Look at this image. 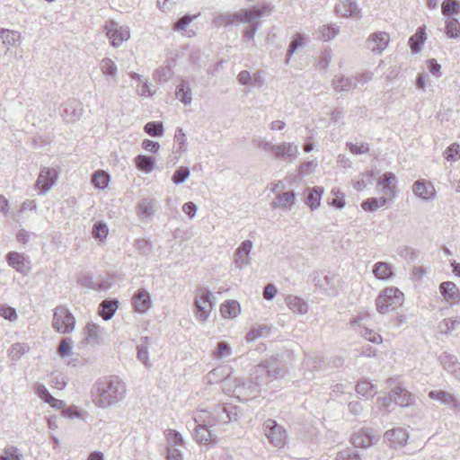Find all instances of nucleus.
I'll use <instances>...</instances> for the list:
<instances>
[{
  "label": "nucleus",
  "instance_id": "473e14b6",
  "mask_svg": "<svg viewBox=\"0 0 460 460\" xmlns=\"http://www.w3.org/2000/svg\"><path fill=\"white\" fill-rule=\"evenodd\" d=\"M84 330L86 334L85 340L88 343H101L102 329L99 325L93 323H89L86 324Z\"/></svg>",
  "mask_w": 460,
  "mask_h": 460
},
{
  "label": "nucleus",
  "instance_id": "9b49d317",
  "mask_svg": "<svg viewBox=\"0 0 460 460\" xmlns=\"http://www.w3.org/2000/svg\"><path fill=\"white\" fill-rule=\"evenodd\" d=\"M214 427L218 424H227L233 420H236L237 413L235 408L232 405H217L212 411Z\"/></svg>",
  "mask_w": 460,
  "mask_h": 460
},
{
  "label": "nucleus",
  "instance_id": "3c124183",
  "mask_svg": "<svg viewBox=\"0 0 460 460\" xmlns=\"http://www.w3.org/2000/svg\"><path fill=\"white\" fill-rule=\"evenodd\" d=\"M232 354L230 345L226 341H220L213 351V356L217 359L226 358Z\"/></svg>",
  "mask_w": 460,
  "mask_h": 460
},
{
  "label": "nucleus",
  "instance_id": "c85d7f7f",
  "mask_svg": "<svg viewBox=\"0 0 460 460\" xmlns=\"http://www.w3.org/2000/svg\"><path fill=\"white\" fill-rule=\"evenodd\" d=\"M288 307L294 313L304 314L308 311L307 303L301 297L288 295L285 298Z\"/></svg>",
  "mask_w": 460,
  "mask_h": 460
},
{
  "label": "nucleus",
  "instance_id": "37998d69",
  "mask_svg": "<svg viewBox=\"0 0 460 460\" xmlns=\"http://www.w3.org/2000/svg\"><path fill=\"white\" fill-rule=\"evenodd\" d=\"M135 161L136 166L146 173L152 172L155 164L154 157L142 155H137Z\"/></svg>",
  "mask_w": 460,
  "mask_h": 460
},
{
  "label": "nucleus",
  "instance_id": "393cba45",
  "mask_svg": "<svg viewBox=\"0 0 460 460\" xmlns=\"http://www.w3.org/2000/svg\"><path fill=\"white\" fill-rule=\"evenodd\" d=\"M6 260L8 264L16 271L23 275H26L29 272L30 268L25 265V257L23 254L16 252H10L6 255Z\"/></svg>",
  "mask_w": 460,
  "mask_h": 460
},
{
  "label": "nucleus",
  "instance_id": "0eeeda50",
  "mask_svg": "<svg viewBox=\"0 0 460 460\" xmlns=\"http://www.w3.org/2000/svg\"><path fill=\"white\" fill-rule=\"evenodd\" d=\"M263 429L265 436L274 447H282L285 445L287 432L274 420H267L263 424Z\"/></svg>",
  "mask_w": 460,
  "mask_h": 460
},
{
  "label": "nucleus",
  "instance_id": "58836bf2",
  "mask_svg": "<svg viewBox=\"0 0 460 460\" xmlns=\"http://www.w3.org/2000/svg\"><path fill=\"white\" fill-rule=\"evenodd\" d=\"M77 283L93 290H102L106 288V285L103 281L94 280L93 277L91 275H82L78 278Z\"/></svg>",
  "mask_w": 460,
  "mask_h": 460
},
{
  "label": "nucleus",
  "instance_id": "c03bdc74",
  "mask_svg": "<svg viewBox=\"0 0 460 460\" xmlns=\"http://www.w3.org/2000/svg\"><path fill=\"white\" fill-rule=\"evenodd\" d=\"M388 201V198H369L361 203V207L365 211H375L377 208L384 207Z\"/></svg>",
  "mask_w": 460,
  "mask_h": 460
},
{
  "label": "nucleus",
  "instance_id": "f257e3e1",
  "mask_svg": "<svg viewBox=\"0 0 460 460\" xmlns=\"http://www.w3.org/2000/svg\"><path fill=\"white\" fill-rule=\"evenodd\" d=\"M126 394V384L116 376L98 379L92 389L93 403L102 409L120 402Z\"/></svg>",
  "mask_w": 460,
  "mask_h": 460
},
{
  "label": "nucleus",
  "instance_id": "b1692460",
  "mask_svg": "<svg viewBox=\"0 0 460 460\" xmlns=\"http://www.w3.org/2000/svg\"><path fill=\"white\" fill-rule=\"evenodd\" d=\"M441 295L451 304L460 301V292L454 282H442L439 286Z\"/></svg>",
  "mask_w": 460,
  "mask_h": 460
},
{
  "label": "nucleus",
  "instance_id": "ea45409f",
  "mask_svg": "<svg viewBox=\"0 0 460 460\" xmlns=\"http://www.w3.org/2000/svg\"><path fill=\"white\" fill-rule=\"evenodd\" d=\"M21 35L18 31L10 30H0V43L7 48L14 46L20 40Z\"/></svg>",
  "mask_w": 460,
  "mask_h": 460
},
{
  "label": "nucleus",
  "instance_id": "338daca9",
  "mask_svg": "<svg viewBox=\"0 0 460 460\" xmlns=\"http://www.w3.org/2000/svg\"><path fill=\"white\" fill-rule=\"evenodd\" d=\"M28 350L29 347L26 344L16 343L12 346L9 355L13 360H17Z\"/></svg>",
  "mask_w": 460,
  "mask_h": 460
},
{
  "label": "nucleus",
  "instance_id": "f3484780",
  "mask_svg": "<svg viewBox=\"0 0 460 460\" xmlns=\"http://www.w3.org/2000/svg\"><path fill=\"white\" fill-rule=\"evenodd\" d=\"M194 430V439L196 440V442L205 445L210 442H217V436L216 433L215 427L199 425L195 426Z\"/></svg>",
  "mask_w": 460,
  "mask_h": 460
},
{
  "label": "nucleus",
  "instance_id": "13d9d810",
  "mask_svg": "<svg viewBox=\"0 0 460 460\" xmlns=\"http://www.w3.org/2000/svg\"><path fill=\"white\" fill-rule=\"evenodd\" d=\"M73 349V341L71 338H64L58 346V353L61 358H66L69 356L72 352Z\"/></svg>",
  "mask_w": 460,
  "mask_h": 460
},
{
  "label": "nucleus",
  "instance_id": "69168bd1",
  "mask_svg": "<svg viewBox=\"0 0 460 460\" xmlns=\"http://www.w3.org/2000/svg\"><path fill=\"white\" fill-rule=\"evenodd\" d=\"M189 176H190L189 168L181 166L174 172V173L172 177V181L175 184H181V183H183L188 179Z\"/></svg>",
  "mask_w": 460,
  "mask_h": 460
},
{
  "label": "nucleus",
  "instance_id": "4c0bfd02",
  "mask_svg": "<svg viewBox=\"0 0 460 460\" xmlns=\"http://www.w3.org/2000/svg\"><path fill=\"white\" fill-rule=\"evenodd\" d=\"M175 95L176 98L179 99L185 105L190 104L192 101V96L190 84L186 82H181L176 87Z\"/></svg>",
  "mask_w": 460,
  "mask_h": 460
},
{
  "label": "nucleus",
  "instance_id": "bb28decb",
  "mask_svg": "<svg viewBox=\"0 0 460 460\" xmlns=\"http://www.w3.org/2000/svg\"><path fill=\"white\" fill-rule=\"evenodd\" d=\"M321 367V359L316 353L306 354L303 361V367L305 369V376L310 379L314 376V372L319 370Z\"/></svg>",
  "mask_w": 460,
  "mask_h": 460
},
{
  "label": "nucleus",
  "instance_id": "e433bc0d",
  "mask_svg": "<svg viewBox=\"0 0 460 460\" xmlns=\"http://www.w3.org/2000/svg\"><path fill=\"white\" fill-rule=\"evenodd\" d=\"M373 273L378 279L385 280L392 277V267L389 263L379 261L374 265Z\"/></svg>",
  "mask_w": 460,
  "mask_h": 460
},
{
  "label": "nucleus",
  "instance_id": "cd10ccee",
  "mask_svg": "<svg viewBox=\"0 0 460 460\" xmlns=\"http://www.w3.org/2000/svg\"><path fill=\"white\" fill-rule=\"evenodd\" d=\"M119 306L117 299H105L99 305V315L105 321L111 320Z\"/></svg>",
  "mask_w": 460,
  "mask_h": 460
},
{
  "label": "nucleus",
  "instance_id": "5701e85b",
  "mask_svg": "<svg viewBox=\"0 0 460 460\" xmlns=\"http://www.w3.org/2000/svg\"><path fill=\"white\" fill-rule=\"evenodd\" d=\"M392 396L396 404L407 407L414 403L415 397L406 389L397 386L392 390Z\"/></svg>",
  "mask_w": 460,
  "mask_h": 460
},
{
  "label": "nucleus",
  "instance_id": "c756f323",
  "mask_svg": "<svg viewBox=\"0 0 460 460\" xmlns=\"http://www.w3.org/2000/svg\"><path fill=\"white\" fill-rule=\"evenodd\" d=\"M306 201L305 203L310 207L312 210L316 209L320 207L322 195L323 193V188L316 186L314 188H308L306 190Z\"/></svg>",
  "mask_w": 460,
  "mask_h": 460
},
{
  "label": "nucleus",
  "instance_id": "4468645a",
  "mask_svg": "<svg viewBox=\"0 0 460 460\" xmlns=\"http://www.w3.org/2000/svg\"><path fill=\"white\" fill-rule=\"evenodd\" d=\"M335 11L343 17L360 18L361 9L357 4V0H339Z\"/></svg>",
  "mask_w": 460,
  "mask_h": 460
},
{
  "label": "nucleus",
  "instance_id": "dca6fc26",
  "mask_svg": "<svg viewBox=\"0 0 460 460\" xmlns=\"http://www.w3.org/2000/svg\"><path fill=\"white\" fill-rule=\"evenodd\" d=\"M384 437L389 442L390 447H398L407 443L409 434L402 428H394L385 431Z\"/></svg>",
  "mask_w": 460,
  "mask_h": 460
},
{
  "label": "nucleus",
  "instance_id": "39448f33",
  "mask_svg": "<svg viewBox=\"0 0 460 460\" xmlns=\"http://www.w3.org/2000/svg\"><path fill=\"white\" fill-rule=\"evenodd\" d=\"M75 320L74 315L65 306H57L53 314L52 327L58 332L66 334L75 329Z\"/></svg>",
  "mask_w": 460,
  "mask_h": 460
},
{
  "label": "nucleus",
  "instance_id": "6ab92c4d",
  "mask_svg": "<svg viewBox=\"0 0 460 460\" xmlns=\"http://www.w3.org/2000/svg\"><path fill=\"white\" fill-rule=\"evenodd\" d=\"M269 147L270 151L277 158L286 159L292 161L298 154L296 146H264Z\"/></svg>",
  "mask_w": 460,
  "mask_h": 460
},
{
  "label": "nucleus",
  "instance_id": "aec40b11",
  "mask_svg": "<svg viewBox=\"0 0 460 460\" xmlns=\"http://www.w3.org/2000/svg\"><path fill=\"white\" fill-rule=\"evenodd\" d=\"M266 7L253 6L248 9H242L236 12L238 22L252 23L253 21L261 18L266 12Z\"/></svg>",
  "mask_w": 460,
  "mask_h": 460
},
{
  "label": "nucleus",
  "instance_id": "7c9ffc66",
  "mask_svg": "<svg viewBox=\"0 0 460 460\" xmlns=\"http://www.w3.org/2000/svg\"><path fill=\"white\" fill-rule=\"evenodd\" d=\"M438 360L447 372L455 373L460 369V363L455 355L443 352L439 355Z\"/></svg>",
  "mask_w": 460,
  "mask_h": 460
},
{
  "label": "nucleus",
  "instance_id": "ddd939ff",
  "mask_svg": "<svg viewBox=\"0 0 460 460\" xmlns=\"http://www.w3.org/2000/svg\"><path fill=\"white\" fill-rule=\"evenodd\" d=\"M397 179L394 172H386L378 180L377 185L382 188V192L388 195L390 199L395 197L398 193L396 187Z\"/></svg>",
  "mask_w": 460,
  "mask_h": 460
},
{
  "label": "nucleus",
  "instance_id": "4be33fe9",
  "mask_svg": "<svg viewBox=\"0 0 460 460\" xmlns=\"http://www.w3.org/2000/svg\"><path fill=\"white\" fill-rule=\"evenodd\" d=\"M332 84L336 92H349L357 87V78L337 75L333 77Z\"/></svg>",
  "mask_w": 460,
  "mask_h": 460
},
{
  "label": "nucleus",
  "instance_id": "4d7b16f0",
  "mask_svg": "<svg viewBox=\"0 0 460 460\" xmlns=\"http://www.w3.org/2000/svg\"><path fill=\"white\" fill-rule=\"evenodd\" d=\"M270 328L266 325H261L256 328H252L246 335L247 341H254L257 339L262 337L265 333H269Z\"/></svg>",
  "mask_w": 460,
  "mask_h": 460
},
{
  "label": "nucleus",
  "instance_id": "8fccbe9b",
  "mask_svg": "<svg viewBox=\"0 0 460 460\" xmlns=\"http://www.w3.org/2000/svg\"><path fill=\"white\" fill-rule=\"evenodd\" d=\"M109 230L108 226L102 221H98L93 226L92 234L94 238L101 242L106 239Z\"/></svg>",
  "mask_w": 460,
  "mask_h": 460
},
{
  "label": "nucleus",
  "instance_id": "9d476101",
  "mask_svg": "<svg viewBox=\"0 0 460 460\" xmlns=\"http://www.w3.org/2000/svg\"><path fill=\"white\" fill-rule=\"evenodd\" d=\"M60 114L67 123L77 121L83 114V106L77 100H68L60 108Z\"/></svg>",
  "mask_w": 460,
  "mask_h": 460
},
{
  "label": "nucleus",
  "instance_id": "f03ea898",
  "mask_svg": "<svg viewBox=\"0 0 460 460\" xmlns=\"http://www.w3.org/2000/svg\"><path fill=\"white\" fill-rule=\"evenodd\" d=\"M284 374L285 368L278 358H270L252 367L250 379L252 383L261 386L269 384L273 379L282 377Z\"/></svg>",
  "mask_w": 460,
  "mask_h": 460
},
{
  "label": "nucleus",
  "instance_id": "72a5a7b5",
  "mask_svg": "<svg viewBox=\"0 0 460 460\" xmlns=\"http://www.w3.org/2000/svg\"><path fill=\"white\" fill-rule=\"evenodd\" d=\"M220 312L224 318H234L241 312L240 305L235 300H228L221 305Z\"/></svg>",
  "mask_w": 460,
  "mask_h": 460
},
{
  "label": "nucleus",
  "instance_id": "423d86ee",
  "mask_svg": "<svg viewBox=\"0 0 460 460\" xmlns=\"http://www.w3.org/2000/svg\"><path fill=\"white\" fill-rule=\"evenodd\" d=\"M103 31L114 48H119L130 38L128 27L121 26L114 21H108L103 25Z\"/></svg>",
  "mask_w": 460,
  "mask_h": 460
},
{
  "label": "nucleus",
  "instance_id": "49530a36",
  "mask_svg": "<svg viewBox=\"0 0 460 460\" xmlns=\"http://www.w3.org/2000/svg\"><path fill=\"white\" fill-rule=\"evenodd\" d=\"M305 40V36L302 33H296L291 40L288 49L287 51V59L286 63L288 64L291 58V57L295 54L299 47H301Z\"/></svg>",
  "mask_w": 460,
  "mask_h": 460
},
{
  "label": "nucleus",
  "instance_id": "2eb2a0df",
  "mask_svg": "<svg viewBox=\"0 0 460 460\" xmlns=\"http://www.w3.org/2000/svg\"><path fill=\"white\" fill-rule=\"evenodd\" d=\"M252 248V242L245 240L242 242L234 252V263L238 269H243L251 263L249 254Z\"/></svg>",
  "mask_w": 460,
  "mask_h": 460
},
{
  "label": "nucleus",
  "instance_id": "a19ab883",
  "mask_svg": "<svg viewBox=\"0 0 460 460\" xmlns=\"http://www.w3.org/2000/svg\"><path fill=\"white\" fill-rule=\"evenodd\" d=\"M445 33L450 39H457L458 37H460V22L456 18H447Z\"/></svg>",
  "mask_w": 460,
  "mask_h": 460
},
{
  "label": "nucleus",
  "instance_id": "20e7f679",
  "mask_svg": "<svg viewBox=\"0 0 460 460\" xmlns=\"http://www.w3.org/2000/svg\"><path fill=\"white\" fill-rule=\"evenodd\" d=\"M211 298L212 294L206 288H199L196 290L194 301L195 314L201 322H206L213 310L214 304Z\"/></svg>",
  "mask_w": 460,
  "mask_h": 460
},
{
  "label": "nucleus",
  "instance_id": "a18cd8bd",
  "mask_svg": "<svg viewBox=\"0 0 460 460\" xmlns=\"http://www.w3.org/2000/svg\"><path fill=\"white\" fill-rule=\"evenodd\" d=\"M339 31L340 30L337 25L330 24L320 27L317 33H319V39L324 41H328L335 38L338 35Z\"/></svg>",
  "mask_w": 460,
  "mask_h": 460
},
{
  "label": "nucleus",
  "instance_id": "09e8293b",
  "mask_svg": "<svg viewBox=\"0 0 460 460\" xmlns=\"http://www.w3.org/2000/svg\"><path fill=\"white\" fill-rule=\"evenodd\" d=\"M102 72L108 76L114 77L117 75L118 68L116 64L109 58H104L100 63Z\"/></svg>",
  "mask_w": 460,
  "mask_h": 460
},
{
  "label": "nucleus",
  "instance_id": "de8ad7c7",
  "mask_svg": "<svg viewBox=\"0 0 460 460\" xmlns=\"http://www.w3.org/2000/svg\"><path fill=\"white\" fill-rule=\"evenodd\" d=\"M441 12L444 16L450 17L451 14L460 13V4L457 0H444L441 4Z\"/></svg>",
  "mask_w": 460,
  "mask_h": 460
},
{
  "label": "nucleus",
  "instance_id": "5fc2aeb1",
  "mask_svg": "<svg viewBox=\"0 0 460 460\" xmlns=\"http://www.w3.org/2000/svg\"><path fill=\"white\" fill-rule=\"evenodd\" d=\"M374 388L375 386L367 381L358 382L355 387L356 392L363 396H374L376 394Z\"/></svg>",
  "mask_w": 460,
  "mask_h": 460
},
{
  "label": "nucleus",
  "instance_id": "79ce46f5",
  "mask_svg": "<svg viewBox=\"0 0 460 460\" xmlns=\"http://www.w3.org/2000/svg\"><path fill=\"white\" fill-rule=\"evenodd\" d=\"M193 420L196 426L214 427L212 411L208 412L206 410H199L195 412Z\"/></svg>",
  "mask_w": 460,
  "mask_h": 460
},
{
  "label": "nucleus",
  "instance_id": "6e6552de",
  "mask_svg": "<svg viewBox=\"0 0 460 460\" xmlns=\"http://www.w3.org/2000/svg\"><path fill=\"white\" fill-rule=\"evenodd\" d=\"M58 172L56 169L43 167L36 181V187L40 190V194H46L57 182Z\"/></svg>",
  "mask_w": 460,
  "mask_h": 460
},
{
  "label": "nucleus",
  "instance_id": "052dcab7",
  "mask_svg": "<svg viewBox=\"0 0 460 460\" xmlns=\"http://www.w3.org/2000/svg\"><path fill=\"white\" fill-rule=\"evenodd\" d=\"M166 438L169 447H176L177 446H182L183 438L181 435L173 429H168L166 433Z\"/></svg>",
  "mask_w": 460,
  "mask_h": 460
},
{
  "label": "nucleus",
  "instance_id": "774afa93",
  "mask_svg": "<svg viewBox=\"0 0 460 460\" xmlns=\"http://www.w3.org/2000/svg\"><path fill=\"white\" fill-rule=\"evenodd\" d=\"M235 22H238L236 13H224V14L217 16V19L215 20V22L218 26H221V25L227 26V25L233 24Z\"/></svg>",
  "mask_w": 460,
  "mask_h": 460
},
{
  "label": "nucleus",
  "instance_id": "603ef678",
  "mask_svg": "<svg viewBox=\"0 0 460 460\" xmlns=\"http://www.w3.org/2000/svg\"><path fill=\"white\" fill-rule=\"evenodd\" d=\"M145 132L151 137H161L164 133L163 123L160 121H151L146 124Z\"/></svg>",
  "mask_w": 460,
  "mask_h": 460
},
{
  "label": "nucleus",
  "instance_id": "a211bd4d",
  "mask_svg": "<svg viewBox=\"0 0 460 460\" xmlns=\"http://www.w3.org/2000/svg\"><path fill=\"white\" fill-rule=\"evenodd\" d=\"M296 203V195L293 191L279 193L271 202V208L291 210Z\"/></svg>",
  "mask_w": 460,
  "mask_h": 460
},
{
  "label": "nucleus",
  "instance_id": "0e129e2a",
  "mask_svg": "<svg viewBox=\"0 0 460 460\" xmlns=\"http://www.w3.org/2000/svg\"><path fill=\"white\" fill-rule=\"evenodd\" d=\"M199 14H185L181 18L178 19L173 24V30L176 31H184L186 27L198 17Z\"/></svg>",
  "mask_w": 460,
  "mask_h": 460
},
{
  "label": "nucleus",
  "instance_id": "a878e982",
  "mask_svg": "<svg viewBox=\"0 0 460 460\" xmlns=\"http://www.w3.org/2000/svg\"><path fill=\"white\" fill-rule=\"evenodd\" d=\"M133 299L134 308L140 314L146 313L151 306L150 295L145 289L138 290Z\"/></svg>",
  "mask_w": 460,
  "mask_h": 460
},
{
  "label": "nucleus",
  "instance_id": "2f4dec72",
  "mask_svg": "<svg viewBox=\"0 0 460 460\" xmlns=\"http://www.w3.org/2000/svg\"><path fill=\"white\" fill-rule=\"evenodd\" d=\"M137 212L143 219L151 218L155 212V204L149 199H142L137 203Z\"/></svg>",
  "mask_w": 460,
  "mask_h": 460
},
{
  "label": "nucleus",
  "instance_id": "6e6d98bb",
  "mask_svg": "<svg viewBox=\"0 0 460 460\" xmlns=\"http://www.w3.org/2000/svg\"><path fill=\"white\" fill-rule=\"evenodd\" d=\"M0 460H22V455L15 447H7L0 456Z\"/></svg>",
  "mask_w": 460,
  "mask_h": 460
},
{
  "label": "nucleus",
  "instance_id": "864d4df0",
  "mask_svg": "<svg viewBox=\"0 0 460 460\" xmlns=\"http://www.w3.org/2000/svg\"><path fill=\"white\" fill-rule=\"evenodd\" d=\"M335 460H361L356 448H345L337 454Z\"/></svg>",
  "mask_w": 460,
  "mask_h": 460
},
{
  "label": "nucleus",
  "instance_id": "bf43d9fd",
  "mask_svg": "<svg viewBox=\"0 0 460 460\" xmlns=\"http://www.w3.org/2000/svg\"><path fill=\"white\" fill-rule=\"evenodd\" d=\"M460 323L458 319H445L438 324V329L441 333L448 334L451 331L455 330L456 327Z\"/></svg>",
  "mask_w": 460,
  "mask_h": 460
},
{
  "label": "nucleus",
  "instance_id": "680f3d73",
  "mask_svg": "<svg viewBox=\"0 0 460 460\" xmlns=\"http://www.w3.org/2000/svg\"><path fill=\"white\" fill-rule=\"evenodd\" d=\"M373 180V172H367L362 174V178L354 181L353 187L357 190H362L368 185L372 184Z\"/></svg>",
  "mask_w": 460,
  "mask_h": 460
},
{
  "label": "nucleus",
  "instance_id": "7ed1b4c3",
  "mask_svg": "<svg viewBox=\"0 0 460 460\" xmlns=\"http://www.w3.org/2000/svg\"><path fill=\"white\" fill-rule=\"evenodd\" d=\"M403 301L404 296L402 291L393 287L386 288L376 297V310L379 314H385L401 306L403 304Z\"/></svg>",
  "mask_w": 460,
  "mask_h": 460
},
{
  "label": "nucleus",
  "instance_id": "c9c22d12",
  "mask_svg": "<svg viewBox=\"0 0 460 460\" xmlns=\"http://www.w3.org/2000/svg\"><path fill=\"white\" fill-rule=\"evenodd\" d=\"M351 442L354 446L353 448H367L372 445V437L367 431L360 430L353 434Z\"/></svg>",
  "mask_w": 460,
  "mask_h": 460
},
{
  "label": "nucleus",
  "instance_id": "e2e57ef3",
  "mask_svg": "<svg viewBox=\"0 0 460 460\" xmlns=\"http://www.w3.org/2000/svg\"><path fill=\"white\" fill-rule=\"evenodd\" d=\"M108 182L109 175L106 172H104L103 171H97L94 172L93 177V183L96 187L100 189H104L105 187H107Z\"/></svg>",
  "mask_w": 460,
  "mask_h": 460
},
{
  "label": "nucleus",
  "instance_id": "1a4fd4ad",
  "mask_svg": "<svg viewBox=\"0 0 460 460\" xmlns=\"http://www.w3.org/2000/svg\"><path fill=\"white\" fill-rule=\"evenodd\" d=\"M390 36L385 31L371 33L366 40V47L373 54H381L388 46Z\"/></svg>",
  "mask_w": 460,
  "mask_h": 460
},
{
  "label": "nucleus",
  "instance_id": "f704fd0d",
  "mask_svg": "<svg viewBox=\"0 0 460 460\" xmlns=\"http://www.w3.org/2000/svg\"><path fill=\"white\" fill-rule=\"evenodd\" d=\"M426 40L425 26L418 28L417 31L409 39V45L412 53H418Z\"/></svg>",
  "mask_w": 460,
  "mask_h": 460
},
{
  "label": "nucleus",
  "instance_id": "412c9836",
  "mask_svg": "<svg viewBox=\"0 0 460 460\" xmlns=\"http://www.w3.org/2000/svg\"><path fill=\"white\" fill-rule=\"evenodd\" d=\"M429 397L432 400H437L440 402L442 404L447 405L454 409L460 408L459 401L455 398L449 393L443 390H432L429 393Z\"/></svg>",
  "mask_w": 460,
  "mask_h": 460
},
{
  "label": "nucleus",
  "instance_id": "f8f14e48",
  "mask_svg": "<svg viewBox=\"0 0 460 460\" xmlns=\"http://www.w3.org/2000/svg\"><path fill=\"white\" fill-rule=\"evenodd\" d=\"M412 192L423 200H432L436 198L433 184L426 180H418L412 185Z\"/></svg>",
  "mask_w": 460,
  "mask_h": 460
}]
</instances>
